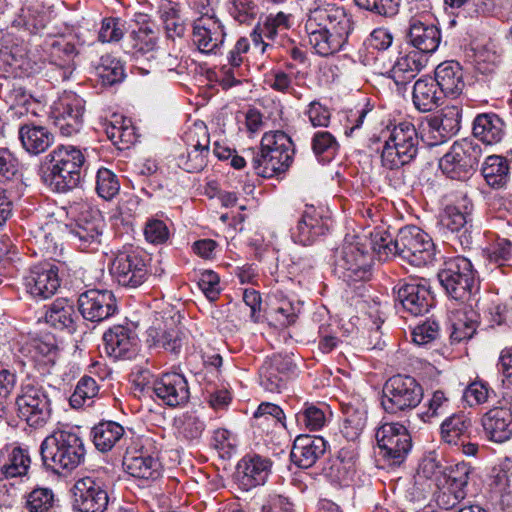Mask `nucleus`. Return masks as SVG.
Instances as JSON below:
<instances>
[{"label":"nucleus","instance_id":"obj_51","mask_svg":"<svg viewBox=\"0 0 512 512\" xmlns=\"http://www.w3.org/2000/svg\"><path fill=\"white\" fill-rule=\"evenodd\" d=\"M117 176L107 168H100L96 176V191L105 200H111L119 192Z\"/></svg>","mask_w":512,"mask_h":512},{"label":"nucleus","instance_id":"obj_61","mask_svg":"<svg viewBox=\"0 0 512 512\" xmlns=\"http://www.w3.org/2000/svg\"><path fill=\"white\" fill-rule=\"evenodd\" d=\"M449 410V399L444 392L437 390L433 393L428 402V408L425 412L419 414L424 422H430L432 418L444 415Z\"/></svg>","mask_w":512,"mask_h":512},{"label":"nucleus","instance_id":"obj_14","mask_svg":"<svg viewBox=\"0 0 512 512\" xmlns=\"http://www.w3.org/2000/svg\"><path fill=\"white\" fill-rule=\"evenodd\" d=\"M85 101L73 92H65L54 103L51 119L63 136H72L79 132L83 123Z\"/></svg>","mask_w":512,"mask_h":512},{"label":"nucleus","instance_id":"obj_9","mask_svg":"<svg viewBox=\"0 0 512 512\" xmlns=\"http://www.w3.org/2000/svg\"><path fill=\"white\" fill-rule=\"evenodd\" d=\"M334 270L345 281H363L371 276L372 257L359 242L345 241L334 252Z\"/></svg>","mask_w":512,"mask_h":512},{"label":"nucleus","instance_id":"obj_15","mask_svg":"<svg viewBox=\"0 0 512 512\" xmlns=\"http://www.w3.org/2000/svg\"><path fill=\"white\" fill-rule=\"evenodd\" d=\"M58 266L42 262L32 266L23 278L26 292L36 300L52 297L60 287Z\"/></svg>","mask_w":512,"mask_h":512},{"label":"nucleus","instance_id":"obj_48","mask_svg":"<svg viewBox=\"0 0 512 512\" xmlns=\"http://www.w3.org/2000/svg\"><path fill=\"white\" fill-rule=\"evenodd\" d=\"M254 418L260 427L275 426L285 428V414L276 404L264 402L259 405Z\"/></svg>","mask_w":512,"mask_h":512},{"label":"nucleus","instance_id":"obj_32","mask_svg":"<svg viewBox=\"0 0 512 512\" xmlns=\"http://www.w3.org/2000/svg\"><path fill=\"white\" fill-rule=\"evenodd\" d=\"M77 318L75 306L67 298H57L46 306L45 321L56 330L73 333Z\"/></svg>","mask_w":512,"mask_h":512},{"label":"nucleus","instance_id":"obj_24","mask_svg":"<svg viewBox=\"0 0 512 512\" xmlns=\"http://www.w3.org/2000/svg\"><path fill=\"white\" fill-rule=\"evenodd\" d=\"M295 365L291 359L274 356L267 359L259 370L260 385L271 393H279L286 385L289 372H293Z\"/></svg>","mask_w":512,"mask_h":512},{"label":"nucleus","instance_id":"obj_46","mask_svg":"<svg viewBox=\"0 0 512 512\" xmlns=\"http://www.w3.org/2000/svg\"><path fill=\"white\" fill-rule=\"evenodd\" d=\"M472 469L469 464L460 462L447 468L444 473L450 485V489L456 491V499H464L465 487L468 484Z\"/></svg>","mask_w":512,"mask_h":512},{"label":"nucleus","instance_id":"obj_42","mask_svg":"<svg viewBox=\"0 0 512 512\" xmlns=\"http://www.w3.org/2000/svg\"><path fill=\"white\" fill-rule=\"evenodd\" d=\"M75 45L70 42H55L51 56L53 63L58 67L62 80H68L75 69L77 56Z\"/></svg>","mask_w":512,"mask_h":512},{"label":"nucleus","instance_id":"obj_5","mask_svg":"<svg viewBox=\"0 0 512 512\" xmlns=\"http://www.w3.org/2000/svg\"><path fill=\"white\" fill-rule=\"evenodd\" d=\"M420 138L411 122H400L390 131L381 152V164L396 170L413 162L419 152Z\"/></svg>","mask_w":512,"mask_h":512},{"label":"nucleus","instance_id":"obj_16","mask_svg":"<svg viewBox=\"0 0 512 512\" xmlns=\"http://www.w3.org/2000/svg\"><path fill=\"white\" fill-rule=\"evenodd\" d=\"M110 271L118 284L129 288L141 286L148 276L145 256L136 251L119 253Z\"/></svg>","mask_w":512,"mask_h":512},{"label":"nucleus","instance_id":"obj_50","mask_svg":"<svg viewBox=\"0 0 512 512\" xmlns=\"http://www.w3.org/2000/svg\"><path fill=\"white\" fill-rule=\"evenodd\" d=\"M158 12L168 38L175 39L184 35L185 25L174 7L166 3L159 8Z\"/></svg>","mask_w":512,"mask_h":512},{"label":"nucleus","instance_id":"obj_28","mask_svg":"<svg viewBox=\"0 0 512 512\" xmlns=\"http://www.w3.org/2000/svg\"><path fill=\"white\" fill-rule=\"evenodd\" d=\"M408 42L425 57L434 53L441 42V32L433 24H426L419 19L410 21L407 33Z\"/></svg>","mask_w":512,"mask_h":512},{"label":"nucleus","instance_id":"obj_23","mask_svg":"<svg viewBox=\"0 0 512 512\" xmlns=\"http://www.w3.org/2000/svg\"><path fill=\"white\" fill-rule=\"evenodd\" d=\"M225 36L224 26L216 17H200L195 22L193 41L203 53H216Z\"/></svg>","mask_w":512,"mask_h":512},{"label":"nucleus","instance_id":"obj_10","mask_svg":"<svg viewBox=\"0 0 512 512\" xmlns=\"http://www.w3.org/2000/svg\"><path fill=\"white\" fill-rule=\"evenodd\" d=\"M482 155L481 147L464 139L455 142L440 159L439 168L447 177L464 181L475 171Z\"/></svg>","mask_w":512,"mask_h":512},{"label":"nucleus","instance_id":"obj_57","mask_svg":"<svg viewBox=\"0 0 512 512\" xmlns=\"http://www.w3.org/2000/svg\"><path fill=\"white\" fill-rule=\"evenodd\" d=\"M441 223L453 233L463 232V235H465L468 231L466 214L455 206L446 207Z\"/></svg>","mask_w":512,"mask_h":512},{"label":"nucleus","instance_id":"obj_64","mask_svg":"<svg viewBox=\"0 0 512 512\" xmlns=\"http://www.w3.org/2000/svg\"><path fill=\"white\" fill-rule=\"evenodd\" d=\"M229 12L239 23H248L256 17L257 8L252 0H231Z\"/></svg>","mask_w":512,"mask_h":512},{"label":"nucleus","instance_id":"obj_47","mask_svg":"<svg viewBox=\"0 0 512 512\" xmlns=\"http://www.w3.org/2000/svg\"><path fill=\"white\" fill-rule=\"evenodd\" d=\"M299 426L310 431L320 430L326 423L325 412L314 404H304L303 408L295 414Z\"/></svg>","mask_w":512,"mask_h":512},{"label":"nucleus","instance_id":"obj_49","mask_svg":"<svg viewBox=\"0 0 512 512\" xmlns=\"http://www.w3.org/2000/svg\"><path fill=\"white\" fill-rule=\"evenodd\" d=\"M149 336L153 339V345L161 348L173 355H178L181 351L183 340L176 329L157 331L150 330Z\"/></svg>","mask_w":512,"mask_h":512},{"label":"nucleus","instance_id":"obj_21","mask_svg":"<svg viewBox=\"0 0 512 512\" xmlns=\"http://www.w3.org/2000/svg\"><path fill=\"white\" fill-rule=\"evenodd\" d=\"M155 395L170 407H177L188 402L190 391L184 375L176 372L165 373L153 383Z\"/></svg>","mask_w":512,"mask_h":512},{"label":"nucleus","instance_id":"obj_25","mask_svg":"<svg viewBox=\"0 0 512 512\" xmlns=\"http://www.w3.org/2000/svg\"><path fill=\"white\" fill-rule=\"evenodd\" d=\"M481 425L488 440L508 441L512 437V406L491 408L482 416Z\"/></svg>","mask_w":512,"mask_h":512},{"label":"nucleus","instance_id":"obj_53","mask_svg":"<svg viewBox=\"0 0 512 512\" xmlns=\"http://www.w3.org/2000/svg\"><path fill=\"white\" fill-rule=\"evenodd\" d=\"M99 387L90 376H83L77 383L73 394L70 396V404L73 408L82 407L86 400H90L98 394Z\"/></svg>","mask_w":512,"mask_h":512},{"label":"nucleus","instance_id":"obj_20","mask_svg":"<svg viewBox=\"0 0 512 512\" xmlns=\"http://www.w3.org/2000/svg\"><path fill=\"white\" fill-rule=\"evenodd\" d=\"M329 218L323 217L314 206H306L298 223L292 229L291 237L303 246L313 244L329 230Z\"/></svg>","mask_w":512,"mask_h":512},{"label":"nucleus","instance_id":"obj_56","mask_svg":"<svg viewBox=\"0 0 512 512\" xmlns=\"http://www.w3.org/2000/svg\"><path fill=\"white\" fill-rule=\"evenodd\" d=\"M492 393L494 391L486 383L474 381L464 390L463 399L470 407H473L487 402Z\"/></svg>","mask_w":512,"mask_h":512},{"label":"nucleus","instance_id":"obj_52","mask_svg":"<svg viewBox=\"0 0 512 512\" xmlns=\"http://www.w3.org/2000/svg\"><path fill=\"white\" fill-rule=\"evenodd\" d=\"M97 73L104 85H114L121 82L125 77L122 62L109 57L102 58L101 65L97 67Z\"/></svg>","mask_w":512,"mask_h":512},{"label":"nucleus","instance_id":"obj_62","mask_svg":"<svg viewBox=\"0 0 512 512\" xmlns=\"http://www.w3.org/2000/svg\"><path fill=\"white\" fill-rule=\"evenodd\" d=\"M485 252L490 262L503 265L512 257V243L506 238H498Z\"/></svg>","mask_w":512,"mask_h":512},{"label":"nucleus","instance_id":"obj_55","mask_svg":"<svg viewBox=\"0 0 512 512\" xmlns=\"http://www.w3.org/2000/svg\"><path fill=\"white\" fill-rule=\"evenodd\" d=\"M30 464L29 456L20 448L14 449L9 463L2 468L6 478L25 475Z\"/></svg>","mask_w":512,"mask_h":512},{"label":"nucleus","instance_id":"obj_59","mask_svg":"<svg viewBox=\"0 0 512 512\" xmlns=\"http://www.w3.org/2000/svg\"><path fill=\"white\" fill-rule=\"evenodd\" d=\"M204 430V421L193 413L185 414L179 426V433L189 441L199 439Z\"/></svg>","mask_w":512,"mask_h":512},{"label":"nucleus","instance_id":"obj_26","mask_svg":"<svg viewBox=\"0 0 512 512\" xmlns=\"http://www.w3.org/2000/svg\"><path fill=\"white\" fill-rule=\"evenodd\" d=\"M327 449V442L320 436L299 435L291 450L292 462L300 468L312 467Z\"/></svg>","mask_w":512,"mask_h":512},{"label":"nucleus","instance_id":"obj_35","mask_svg":"<svg viewBox=\"0 0 512 512\" xmlns=\"http://www.w3.org/2000/svg\"><path fill=\"white\" fill-rule=\"evenodd\" d=\"M473 135L487 145L499 143L505 135L503 120L494 113L479 114L473 121Z\"/></svg>","mask_w":512,"mask_h":512},{"label":"nucleus","instance_id":"obj_37","mask_svg":"<svg viewBox=\"0 0 512 512\" xmlns=\"http://www.w3.org/2000/svg\"><path fill=\"white\" fill-rule=\"evenodd\" d=\"M48 23L46 11L39 5L22 7L12 21V26L29 35L41 33Z\"/></svg>","mask_w":512,"mask_h":512},{"label":"nucleus","instance_id":"obj_34","mask_svg":"<svg viewBox=\"0 0 512 512\" xmlns=\"http://www.w3.org/2000/svg\"><path fill=\"white\" fill-rule=\"evenodd\" d=\"M189 148L186 155H181L178 159V165L189 173H195L203 170L206 166L207 156L209 154V137L206 130L201 131V139L194 140V136L189 135Z\"/></svg>","mask_w":512,"mask_h":512},{"label":"nucleus","instance_id":"obj_44","mask_svg":"<svg viewBox=\"0 0 512 512\" xmlns=\"http://www.w3.org/2000/svg\"><path fill=\"white\" fill-rule=\"evenodd\" d=\"M132 54L135 57L145 56L152 53L157 48L158 32L150 26L140 27L137 31H133L130 35Z\"/></svg>","mask_w":512,"mask_h":512},{"label":"nucleus","instance_id":"obj_40","mask_svg":"<svg viewBox=\"0 0 512 512\" xmlns=\"http://www.w3.org/2000/svg\"><path fill=\"white\" fill-rule=\"evenodd\" d=\"M19 139L30 154L44 152L53 142V135L44 127L23 125L19 129Z\"/></svg>","mask_w":512,"mask_h":512},{"label":"nucleus","instance_id":"obj_8","mask_svg":"<svg viewBox=\"0 0 512 512\" xmlns=\"http://www.w3.org/2000/svg\"><path fill=\"white\" fill-rule=\"evenodd\" d=\"M423 398V389L415 378L395 375L383 387L381 405L385 412L398 414L416 408Z\"/></svg>","mask_w":512,"mask_h":512},{"label":"nucleus","instance_id":"obj_41","mask_svg":"<svg viewBox=\"0 0 512 512\" xmlns=\"http://www.w3.org/2000/svg\"><path fill=\"white\" fill-rule=\"evenodd\" d=\"M438 278L448 295L455 300L467 301L479 289L476 278L446 274H438Z\"/></svg>","mask_w":512,"mask_h":512},{"label":"nucleus","instance_id":"obj_13","mask_svg":"<svg viewBox=\"0 0 512 512\" xmlns=\"http://www.w3.org/2000/svg\"><path fill=\"white\" fill-rule=\"evenodd\" d=\"M103 227L100 213L89 207L82 210L74 222L64 225L68 239L82 251L97 249L101 242Z\"/></svg>","mask_w":512,"mask_h":512},{"label":"nucleus","instance_id":"obj_22","mask_svg":"<svg viewBox=\"0 0 512 512\" xmlns=\"http://www.w3.org/2000/svg\"><path fill=\"white\" fill-rule=\"evenodd\" d=\"M462 109L456 105L444 107L439 114L431 117L428 122V133L437 145L455 135L461 127Z\"/></svg>","mask_w":512,"mask_h":512},{"label":"nucleus","instance_id":"obj_3","mask_svg":"<svg viewBox=\"0 0 512 512\" xmlns=\"http://www.w3.org/2000/svg\"><path fill=\"white\" fill-rule=\"evenodd\" d=\"M85 157L72 145H59L44 158L41 179L53 191L65 193L78 187Z\"/></svg>","mask_w":512,"mask_h":512},{"label":"nucleus","instance_id":"obj_19","mask_svg":"<svg viewBox=\"0 0 512 512\" xmlns=\"http://www.w3.org/2000/svg\"><path fill=\"white\" fill-rule=\"evenodd\" d=\"M272 467V461L258 454L244 456L238 463L235 478L239 486L249 491L254 487L263 485Z\"/></svg>","mask_w":512,"mask_h":512},{"label":"nucleus","instance_id":"obj_4","mask_svg":"<svg viewBox=\"0 0 512 512\" xmlns=\"http://www.w3.org/2000/svg\"><path fill=\"white\" fill-rule=\"evenodd\" d=\"M243 153L258 176L271 178L290 167L294 148L291 138L285 132L276 130L263 135L259 148H248Z\"/></svg>","mask_w":512,"mask_h":512},{"label":"nucleus","instance_id":"obj_31","mask_svg":"<svg viewBox=\"0 0 512 512\" xmlns=\"http://www.w3.org/2000/svg\"><path fill=\"white\" fill-rule=\"evenodd\" d=\"M443 96L457 97L464 87V73L460 64L456 61H445L435 69L433 78Z\"/></svg>","mask_w":512,"mask_h":512},{"label":"nucleus","instance_id":"obj_36","mask_svg":"<svg viewBox=\"0 0 512 512\" xmlns=\"http://www.w3.org/2000/svg\"><path fill=\"white\" fill-rule=\"evenodd\" d=\"M341 433L348 441H355L367 423V410L362 403H342Z\"/></svg>","mask_w":512,"mask_h":512},{"label":"nucleus","instance_id":"obj_12","mask_svg":"<svg viewBox=\"0 0 512 512\" xmlns=\"http://www.w3.org/2000/svg\"><path fill=\"white\" fill-rule=\"evenodd\" d=\"M395 301L411 316H422L434 305V296L425 280H401L393 288Z\"/></svg>","mask_w":512,"mask_h":512},{"label":"nucleus","instance_id":"obj_58","mask_svg":"<svg viewBox=\"0 0 512 512\" xmlns=\"http://www.w3.org/2000/svg\"><path fill=\"white\" fill-rule=\"evenodd\" d=\"M364 10L381 16H393L398 11L399 0H354Z\"/></svg>","mask_w":512,"mask_h":512},{"label":"nucleus","instance_id":"obj_7","mask_svg":"<svg viewBox=\"0 0 512 512\" xmlns=\"http://www.w3.org/2000/svg\"><path fill=\"white\" fill-rule=\"evenodd\" d=\"M396 256L409 264L421 267L435 260V245L432 238L417 226H405L395 235Z\"/></svg>","mask_w":512,"mask_h":512},{"label":"nucleus","instance_id":"obj_6","mask_svg":"<svg viewBox=\"0 0 512 512\" xmlns=\"http://www.w3.org/2000/svg\"><path fill=\"white\" fill-rule=\"evenodd\" d=\"M17 416L32 428L43 427L51 417V400L36 379L27 377L15 398Z\"/></svg>","mask_w":512,"mask_h":512},{"label":"nucleus","instance_id":"obj_30","mask_svg":"<svg viewBox=\"0 0 512 512\" xmlns=\"http://www.w3.org/2000/svg\"><path fill=\"white\" fill-rule=\"evenodd\" d=\"M426 63L427 57L415 50L398 57L390 71L391 78L398 86V91L405 89L406 85L426 66Z\"/></svg>","mask_w":512,"mask_h":512},{"label":"nucleus","instance_id":"obj_1","mask_svg":"<svg viewBox=\"0 0 512 512\" xmlns=\"http://www.w3.org/2000/svg\"><path fill=\"white\" fill-rule=\"evenodd\" d=\"M353 25L352 16L343 7L328 4L310 12L305 31L315 52L327 57L343 48Z\"/></svg>","mask_w":512,"mask_h":512},{"label":"nucleus","instance_id":"obj_54","mask_svg":"<svg viewBox=\"0 0 512 512\" xmlns=\"http://www.w3.org/2000/svg\"><path fill=\"white\" fill-rule=\"evenodd\" d=\"M395 236L386 230H375L371 234V247L378 255L379 260H387L390 256H396L394 249Z\"/></svg>","mask_w":512,"mask_h":512},{"label":"nucleus","instance_id":"obj_11","mask_svg":"<svg viewBox=\"0 0 512 512\" xmlns=\"http://www.w3.org/2000/svg\"><path fill=\"white\" fill-rule=\"evenodd\" d=\"M379 455L389 465L404 462L412 447L411 436L406 427L399 423H385L376 430Z\"/></svg>","mask_w":512,"mask_h":512},{"label":"nucleus","instance_id":"obj_17","mask_svg":"<svg viewBox=\"0 0 512 512\" xmlns=\"http://www.w3.org/2000/svg\"><path fill=\"white\" fill-rule=\"evenodd\" d=\"M109 506L108 492L98 480L84 477L73 487V508L79 512H106Z\"/></svg>","mask_w":512,"mask_h":512},{"label":"nucleus","instance_id":"obj_2","mask_svg":"<svg viewBox=\"0 0 512 512\" xmlns=\"http://www.w3.org/2000/svg\"><path fill=\"white\" fill-rule=\"evenodd\" d=\"M45 469L57 475L70 473L85 461L84 440L74 429H58L45 437L40 445Z\"/></svg>","mask_w":512,"mask_h":512},{"label":"nucleus","instance_id":"obj_33","mask_svg":"<svg viewBox=\"0 0 512 512\" xmlns=\"http://www.w3.org/2000/svg\"><path fill=\"white\" fill-rule=\"evenodd\" d=\"M443 92L433 78H420L413 85L412 101L414 107L423 113L430 112L442 104Z\"/></svg>","mask_w":512,"mask_h":512},{"label":"nucleus","instance_id":"obj_39","mask_svg":"<svg viewBox=\"0 0 512 512\" xmlns=\"http://www.w3.org/2000/svg\"><path fill=\"white\" fill-rule=\"evenodd\" d=\"M124 428L114 421H102L91 430L93 443L101 452L110 451L124 436Z\"/></svg>","mask_w":512,"mask_h":512},{"label":"nucleus","instance_id":"obj_60","mask_svg":"<svg viewBox=\"0 0 512 512\" xmlns=\"http://www.w3.org/2000/svg\"><path fill=\"white\" fill-rule=\"evenodd\" d=\"M439 274L476 278V272L473 269L471 261L463 256L449 259L446 262V267Z\"/></svg>","mask_w":512,"mask_h":512},{"label":"nucleus","instance_id":"obj_45","mask_svg":"<svg viewBox=\"0 0 512 512\" xmlns=\"http://www.w3.org/2000/svg\"><path fill=\"white\" fill-rule=\"evenodd\" d=\"M25 498L28 512H51L57 503L55 493L48 487H36Z\"/></svg>","mask_w":512,"mask_h":512},{"label":"nucleus","instance_id":"obj_38","mask_svg":"<svg viewBox=\"0 0 512 512\" xmlns=\"http://www.w3.org/2000/svg\"><path fill=\"white\" fill-rule=\"evenodd\" d=\"M471 418L460 412L447 417L440 426L442 440L449 445H458L460 441L470 437Z\"/></svg>","mask_w":512,"mask_h":512},{"label":"nucleus","instance_id":"obj_29","mask_svg":"<svg viewBox=\"0 0 512 512\" xmlns=\"http://www.w3.org/2000/svg\"><path fill=\"white\" fill-rule=\"evenodd\" d=\"M105 350L114 358H130L135 353L137 338L134 331L122 325L110 328L103 335Z\"/></svg>","mask_w":512,"mask_h":512},{"label":"nucleus","instance_id":"obj_63","mask_svg":"<svg viewBox=\"0 0 512 512\" xmlns=\"http://www.w3.org/2000/svg\"><path fill=\"white\" fill-rule=\"evenodd\" d=\"M439 335V325L433 320H427L417 325L412 331V340L416 345H427Z\"/></svg>","mask_w":512,"mask_h":512},{"label":"nucleus","instance_id":"obj_43","mask_svg":"<svg viewBox=\"0 0 512 512\" xmlns=\"http://www.w3.org/2000/svg\"><path fill=\"white\" fill-rule=\"evenodd\" d=\"M481 171L487 184L493 188H501L507 183L509 167L506 159L502 156L487 157Z\"/></svg>","mask_w":512,"mask_h":512},{"label":"nucleus","instance_id":"obj_18","mask_svg":"<svg viewBox=\"0 0 512 512\" xmlns=\"http://www.w3.org/2000/svg\"><path fill=\"white\" fill-rule=\"evenodd\" d=\"M78 310L83 319L99 323L115 314L116 299L109 290L89 289L79 295Z\"/></svg>","mask_w":512,"mask_h":512},{"label":"nucleus","instance_id":"obj_27","mask_svg":"<svg viewBox=\"0 0 512 512\" xmlns=\"http://www.w3.org/2000/svg\"><path fill=\"white\" fill-rule=\"evenodd\" d=\"M123 465L126 471L135 478L156 480L162 474V465L157 457L152 456L143 448L127 451Z\"/></svg>","mask_w":512,"mask_h":512}]
</instances>
